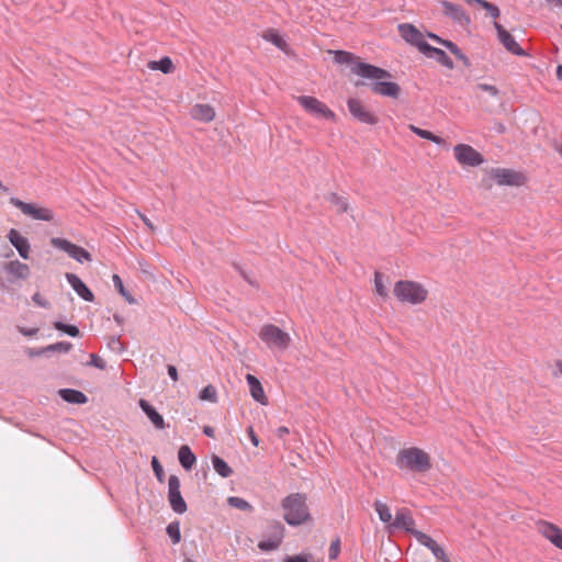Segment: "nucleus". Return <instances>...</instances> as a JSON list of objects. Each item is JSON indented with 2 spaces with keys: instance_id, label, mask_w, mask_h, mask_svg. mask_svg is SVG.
<instances>
[{
  "instance_id": "nucleus-1",
  "label": "nucleus",
  "mask_w": 562,
  "mask_h": 562,
  "mask_svg": "<svg viewBox=\"0 0 562 562\" xmlns=\"http://www.w3.org/2000/svg\"><path fill=\"white\" fill-rule=\"evenodd\" d=\"M351 72L364 79L372 80L371 90L375 94L397 99L401 93V88L396 82L389 81L392 75L374 65L367 63H356Z\"/></svg>"
},
{
  "instance_id": "nucleus-2",
  "label": "nucleus",
  "mask_w": 562,
  "mask_h": 562,
  "mask_svg": "<svg viewBox=\"0 0 562 562\" xmlns=\"http://www.w3.org/2000/svg\"><path fill=\"white\" fill-rule=\"evenodd\" d=\"M283 518L290 526H300L311 519L306 505V496L302 493H293L282 501Z\"/></svg>"
},
{
  "instance_id": "nucleus-3",
  "label": "nucleus",
  "mask_w": 562,
  "mask_h": 562,
  "mask_svg": "<svg viewBox=\"0 0 562 562\" xmlns=\"http://www.w3.org/2000/svg\"><path fill=\"white\" fill-rule=\"evenodd\" d=\"M396 465L401 470L424 473L431 469V460L430 456L423 449L409 447L400 450L396 457Z\"/></svg>"
},
{
  "instance_id": "nucleus-4",
  "label": "nucleus",
  "mask_w": 562,
  "mask_h": 562,
  "mask_svg": "<svg viewBox=\"0 0 562 562\" xmlns=\"http://www.w3.org/2000/svg\"><path fill=\"white\" fill-rule=\"evenodd\" d=\"M394 295L403 303L420 304L427 299L428 291L414 281H398L394 285Z\"/></svg>"
},
{
  "instance_id": "nucleus-5",
  "label": "nucleus",
  "mask_w": 562,
  "mask_h": 562,
  "mask_svg": "<svg viewBox=\"0 0 562 562\" xmlns=\"http://www.w3.org/2000/svg\"><path fill=\"white\" fill-rule=\"evenodd\" d=\"M258 336L269 349L279 351L288 349L292 340L286 331L273 324L263 325Z\"/></svg>"
},
{
  "instance_id": "nucleus-6",
  "label": "nucleus",
  "mask_w": 562,
  "mask_h": 562,
  "mask_svg": "<svg viewBox=\"0 0 562 562\" xmlns=\"http://www.w3.org/2000/svg\"><path fill=\"white\" fill-rule=\"evenodd\" d=\"M10 203L19 209L24 215L33 220L44 222H50L54 220V212L48 207L38 206L34 203H26L14 196L10 199Z\"/></svg>"
},
{
  "instance_id": "nucleus-7",
  "label": "nucleus",
  "mask_w": 562,
  "mask_h": 562,
  "mask_svg": "<svg viewBox=\"0 0 562 562\" xmlns=\"http://www.w3.org/2000/svg\"><path fill=\"white\" fill-rule=\"evenodd\" d=\"M50 244L53 247L66 252L71 259L76 260L79 263L92 261L91 254L87 249L76 244H72L68 239L53 237L50 239Z\"/></svg>"
},
{
  "instance_id": "nucleus-8",
  "label": "nucleus",
  "mask_w": 562,
  "mask_h": 562,
  "mask_svg": "<svg viewBox=\"0 0 562 562\" xmlns=\"http://www.w3.org/2000/svg\"><path fill=\"white\" fill-rule=\"evenodd\" d=\"M296 101L311 115L316 117H324L327 120L335 119V113L315 97L299 95L296 97Z\"/></svg>"
},
{
  "instance_id": "nucleus-9",
  "label": "nucleus",
  "mask_w": 562,
  "mask_h": 562,
  "mask_svg": "<svg viewBox=\"0 0 562 562\" xmlns=\"http://www.w3.org/2000/svg\"><path fill=\"white\" fill-rule=\"evenodd\" d=\"M454 158L460 165L476 167L483 164L482 155L472 146L458 144L453 147Z\"/></svg>"
},
{
  "instance_id": "nucleus-10",
  "label": "nucleus",
  "mask_w": 562,
  "mask_h": 562,
  "mask_svg": "<svg viewBox=\"0 0 562 562\" xmlns=\"http://www.w3.org/2000/svg\"><path fill=\"white\" fill-rule=\"evenodd\" d=\"M168 501L172 510L177 514L187 512V503L180 492V480L177 475H170L168 479Z\"/></svg>"
},
{
  "instance_id": "nucleus-11",
  "label": "nucleus",
  "mask_w": 562,
  "mask_h": 562,
  "mask_svg": "<svg viewBox=\"0 0 562 562\" xmlns=\"http://www.w3.org/2000/svg\"><path fill=\"white\" fill-rule=\"evenodd\" d=\"M491 176L498 186H522L525 183V176L518 171L507 168L492 169Z\"/></svg>"
},
{
  "instance_id": "nucleus-12",
  "label": "nucleus",
  "mask_w": 562,
  "mask_h": 562,
  "mask_svg": "<svg viewBox=\"0 0 562 562\" xmlns=\"http://www.w3.org/2000/svg\"><path fill=\"white\" fill-rule=\"evenodd\" d=\"M347 106L352 117L357 121L368 125L376 124L378 119L367 110L360 100L351 98L347 101Z\"/></svg>"
},
{
  "instance_id": "nucleus-13",
  "label": "nucleus",
  "mask_w": 562,
  "mask_h": 562,
  "mask_svg": "<svg viewBox=\"0 0 562 562\" xmlns=\"http://www.w3.org/2000/svg\"><path fill=\"white\" fill-rule=\"evenodd\" d=\"M398 31L401 36L409 44L416 46L420 53L424 52V45H428L424 35L412 24H400Z\"/></svg>"
},
{
  "instance_id": "nucleus-14",
  "label": "nucleus",
  "mask_w": 562,
  "mask_h": 562,
  "mask_svg": "<svg viewBox=\"0 0 562 562\" xmlns=\"http://www.w3.org/2000/svg\"><path fill=\"white\" fill-rule=\"evenodd\" d=\"M494 27L497 32L499 42L508 52L517 56L525 55V50L519 46L514 36L503 27L502 24L495 21Z\"/></svg>"
},
{
  "instance_id": "nucleus-15",
  "label": "nucleus",
  "mask_w": 562,
  "mask_h": 562,
  "mask_svg": "<svg viewBox=\"0 0 562 562\" xmlns=\"http://www.w3.org/2000/svg\"><path fill=\"white\" fill-rule=\"evenodd\" d=\"M441 7L445 15L450 18L454 23L461 26H468L470 24V16L465 13L462 7L449 1H441Z\"/></svg>"
},
{
  "instance_id": "nucleus-16",
  "label": "nucleus",
  "mask_w": 562,
  "mask_h": 562,
  "mask_svg": "<svg viewBox=\"0 0 562 562\" xmlns=\"http://www.w3.org/2000/svg\"><path fill=\"white\" fill-rule=\"evenodd\" d=\"M414 537L416 538L418 543L426 547L436 559L440 560L441 562H450L446 555L443 548L439 546L430 536L422 531H415Z\"/></svg>"
},
{
  "instance_id": "nucleus-17",
  "label": "nucleus",
  "mask_w": 562,
  "mask_h": 562,
  "mask_svg": "<svg viewBox=\"0 0 562 562\" xmlns=\"http://www.w3.org/2000/svg\"><path fill=\"white\" fill-rule=\"evenodd\" d=\"M537 526L540 535L548 539L553 546L562 550L561 528L548 521H539Z\"/></svg>"
},
{
  "instance_id": "nucleus-18",
  "label": "nucleus",
  "mask_w": 562,
  "mask_h": 562,
  "mask_svg": "<svg viewBox=\"0 0 562 562\" xmlns=\"http://www.w3.org/2000/svg\"><path fill=\"white\" fill-rule=\"evenodd\" d=\"M414 526L415 520L412 517L411 513L407 509L403 508L396 512L395 518L393 522H391V525L387 526V529H404L414 535V532L416 531L414 529Z\"/></svg>"
},
{
  "instance_id": "nucleus-19",
  "label": "nucleus",
  "mask_w": 562,
  "mask_h": 562,
  "mask_svg": "<svg viewBox=\"0 0 562 562\" xmlns=\"http://www.w3.org/2000/svg\"><path fill=\"white\" fill-rule=\"evenodd\" d=\"M4 271L10 277V281L26 280L31 276L30 267L19 260L9 261Z\"/></svg>"
},
{
  "instance_id": "nucleus-20",
  "label": "nucleus",
  "mask_w": 562,
  "mask_h": 562,
  "mask_svg": "<svg viewBox=\"0 0 562 562\" xmlns=\"http://www.w3.org/2000/svg\"><path fill=\"white\" fill-rule=\"evenodd\" d=\"M8 239L23 259L30 258L31 245L26 237L22 236L16 229L11 228Z\"/></svg>"
},
{
  "instance_id": "nucleus-21",
  "label": "nucleus",
  "mask_w": 562,
  "mask_h": 562,
  "mask_svg": "<svg viewBox=\"0 0 562 562\" xmlns=\"http://www.w3.org/2000/svg\"><path fill=\"white\" fill-rule=\"evenodd\" d=\"M66 279L74 291L86 302H92L94 295L83 281L75 273H66Z\"/></svg>"
},
{
  "instance_id": "nucleus-22",
  "label": "nucleus",
  "mask_w": 562,
  "mask_h": 562,
  "mask_svg": "<svg viewBox=\"0 0 562 562\" xmlns=\"http://www.w3.org/2000/svg\"><path fill=\"white\" fill-rule=\"evenodd\" d=\"M138 405L156 429L161 430V429L166 428L164 417L157 412V409L148 401L140 398L138 401Z\"/></svg>"
},
{
  "instance_id": "nucleus-23",
  "label": "nucleus",
  "mask_w": 562,
  "mask_h": 562,
  "mask_svg": "<svg viewBox=\"0 0 562 562\" xmlns=\"http://www.w3.org/2000/svg\"><path fill=\"white\" fill-rule=\"evenodd\" d=\"M423 54L428 58L436 59L440 65L448 69H452L454 67L452 59L440 48L432 47L429 44L424 45Z\"/></svg>"
},
{
  "instance_id": "nucleus-24",
  "label": "nucleus",
  "mask_w": 562,
  "mask_h": 562,
  "mask_svg": "<svg viewBox=\"0 0 562 562\" xmlns=\"http://www.w3.org/2000/svg\"><path fill=\"white\" fill-rule=\"evenodd\" d=\"M246 381L248 383L251 397L261 405H267L268 398L260 381L252 374H247Z\"/></svg>"
},
{
  "instance_id": "nucleus-25",
  "label": "nucleus",
  "mask_w": 562,
  "mask_h": 562,
  "mask_svg": "<svg viewBox=\"0 0 562 562\" xmlns=\"http://www.w3.org/2000/svg\"><path fill=\"white\" fill-rule=\"evenodd\" d=\"M192 119L201 122H211L215 117V110L210 104L199 103L191 110Z\"/></svg>"
},
{
  "instance_id": "nucleus-26",
  "label": "nucleus",
  "mask_w": 562,
  "mask_h": 562,
  "mask_svg": "<svg viewBox=\"0 0 562 562\" xmlns=\"http://www.w3.org/2000/svg\"><path fill=\"white\" fill-rule=\"evenodd\" d=\"M58 394L65 402L71 404H86L88 402L86 394L78 390L60 389Z\"/></svg>"
},
{
  "instance_id": "nucleus-27",
  "label": "nucleus",
  "mask_w": 562,
  "mask_h": 562,
  "mask_svg": "<svg viewBox=\"0 0 562 562\" xmlns=\"http://www.w3.org/2000/svg\"><path fill=\"white\" fill-rule=\"evenodd\" d=\"M178 459L183 469L190 470L195 463V456L189 446H181L178 451Z\"/></svg>"
},
{
  "instance_id": "nucleus-28",
  "label": "nucleus",
  "mask_w": 562,
  "mask_h": 562,
  "mask_svg": "<svg viewBox=\"0 0 562 562\" xmlns=\"http://www.w3.org/2000/svg\"><path fill=\"white\" fill-rule=\"evenodd\" d=\"M212 465L215 472L222 477H229L233 474L232 468L227 464V462L220 458L218 456L212 457Z\"/></svg>"
},
{
  "instance_id": "nucleus-29",
  "label": "nucleus",
  "mask_w": 562,
  "mask_h": 562,
  "mask_svg": "<svg viewBox=\"0 0 562 562\" xmlns=\"http://www.w3.org/2000/svg\"><path fill=\"white\" fill-rule=\"evenodd\" d=\"M148 68L150 70H160L162 74H170L173 69V64H172L171 58L166 56L159 60L149 61Z\"/></svg>"
},
{
  "instance_id": "nucleus-30",
  "label": "nucleus",
  "mask_w": 562,
  "mask_h": 562,
  "mask_svg": "<svg viewBox=\"0 0 562 562\" xmlns=\"http://www.w3.org/2000/svg\"><path fill=\"white\" fill-rule=\"evenodd\" d=\"M374 509L382 522L389 524V525H391V522H393L391 509L385 503H383L381 501H375Z\"/></svg>"
},
{
  "instance_id": "nucleus-31",
  "label": "nucleus",
  "mask_w": 562,
  "mask_h": 562,
  "mask_svg": "<svg viewBox=\"0 0 562 562\" xmlns=\"http://www.w3.org/2000/svg\"><path fill=\"white\" fill-rule=\"evenodd\" d=\"M474 90L476 92V97L477 98H481L482 97L479 94V92H485L490 98L492 99H495V100H499V90L496 86L494 85H490V83H477L475 87H474Z\"/></svg>"
},
{
  "instance_id": "nucleus-32",
  "label": "nucleus",
  "mask_w": 562,
  "mask_h": 562,
  "mask_svg": "<svg viewBox=\"0 0 562 562\" xmlns=\"http://www.w3.org/2000/svg\"><path fill=\"white\" fill-rule=\"evenodd\" d=\"M263 38L282 50H284L286 47V42L276 30L270 29L266 31L263 34Z\"/></svg>"
},
{
  "instance_id": "nucleus-33",
  "label": "nucleus",
  "mask_w": 562,
  "mask_h": 562,
  "mask_svg": "<svg viewBox=\"0 0 562 562\" xmlns=\"http://www.w3.org/2000/svg\"><path fill=\"white\" fill-rule=\"evenodd\" d=\"M328 201L336 209L337 213H345L349 210V203L347 199L336 193H330Z\"/></svg>"
},
{
  "instance_id": "nucleus-34",
  "label": "nucleus",
  "mask_w": 562,
  "mask_h": 562,
  "mask_svg": "<svg viewBox=\"0 0 562 562\" xmlns=\"http://www.w3.org/2000/svg\"><path fill=\"white\" fill-rule=\"evenodd\" d=\"M330 53L334 55L335 63H337L339 65L351 64V67H352L356 64L355 56L349 52L331 50ZM357 63H360V61L357 60Z\"/></svg>"
},
{
  "instance_id": "nucleus-35",
  "label": "nucleus",
  "mask_w": 562,
  "mask_h": 562,
  "mask_svg": "<svg viewBox=\"0 0 562 562\" xmlns=\"http://www.w3.org/2000/svg\"><path fill=\"white\" fill-rule=\"evenodd\" d=\"M409 130L416 134L417 136L424 138V139H428L437 145H441L442 144V138H440L439 136L432 134L431 132L429 131H426V130H422L415 125H409Z\"/></svg>"
},
{
  "instance_id": "nucleus-36",
  "label": "nucleus",
  "mask_w": 562,
  "mask_h": 562,
  "mask_svg": "<svg viewBox=\"0 0 562 562\" xmlns=\"http://www.w3.org/2000/svg\"><path fill=\"white\" fill-rule=\"evenodd\" d=\"M112 281L115 286V289L119 291V293L126 300L128 304H135L136 300L131 295L130 292H127L124 288V284L122 282V279L119 274L112 276Z\"/></svg>"
},
{
  "instance_id": "nucleus-37",
  "label": "nucleus",
  "mask_w": 562,
  "mask_h": 562,
  "mask_svg": "<svg viewBox=\"0 0 562 562\" xmlns=\"http://www.w3.org/2000/svg\"><path fill=\"white\" fill-rule=\"evenodd\" d=\"M227 503L229 506L244 510V512H251L254 508L246 499L238 497V496H231L227 498Z\"/></svg>"
},
{
  "instance_id": "nucleus-38",
  "label": "nucleus",
  "mask_w": 562,
  "mask_h": 562,
  "mask_svg": "<svg viewBox=\"0 0 562 562\" xmlns=\"http://www.w3.org/2000/svg\"><path fill=\"white\" fill-rule=\"evenodd\" d=\"M72 348V344L68 341H59L56 344L48 345L43 348V351L47 352H63L68 353Z\"/></svg>"
},
{
  "instance_id": "nucleus-39",
  "label": "nucleus",
  "mask_w": 562,
  "mask_h": 562,
  "mask_svg": "<svg viewBox=\"0 0 562 562\" xmlns=\"http://www.w3.org/2000/svg\"><path fill=\"white\" fill-rule=\"evenodd\" d=\"M199 398L201 401H207V402H211V403H216L217 402V392H216V389L209 384L206 385L205 387H203L199 394Z\"/></svg>"
},
{
  "instance_id": "nucleus-40",
  "label": "nucleus",
  "mask_w": 562,
  "mask_h": 562,
  "mask_svg": "<svg viewBox=\"0 0 562 562\" xmlns=\"http://www.w3.org/2000/svg\"><path fill=\"white\" fill-rule=\"evenodd\" d=\"M167 535L170 537L173 544H177L181 540L180 525L178 521L170 522L166 528Z\"/></svg>"
},
{
  "instance_id": "nucleus-41",
  "label": "nucleus",
  "mask_w": 562,
  "mask_h": 562,
  "mask_svg": "<svg viewBox=\"0 0 562 562\" xmlns=\"http://www.w3.org/2000/svg\"><path fill=\"white\" fill-rule=\"evenodd\" d=\"M54 327L57 329V330H60V331H64L66 334H68L69 336L71 337H77L79 335V328L75 325H67L63 322H55L54 323Z\"/></svg>"
},
{
  "instance_id": "nucleus-42",
  "label": "nucleus",
  "mask_w": 562,
  "mask_h": 562,
  "mask_svg": "<svg viewBox=\"0 0 562 562\" xmlns=\"http://www.w3.org/2000/svg\"><path fill=\"white\" fill-rule=\"evenodd\" d=\"M441 45H443L447 49L450 50L451 54H453L458 59L460 60H467L465 55L462 53V50L458 47L457 44H454L451 41L443 40L441 42Z\"/></svg>"
},
{
  "instance_id": "nucleus-43",
  "label": "nucleus",
  "mask_w": 562,
  "mask_h": 562,
  "mask_svg": "<svg viewBox=\"0 0 562 562\" xmlns=\"http://www.w3.org/2000/svg\"><path fill=\"white\" fill-rule=\"evenodd\" d=\"M280 543H281L280 539H268V540L259 541L258 548L261 551H273L279 548Z\"/></svg>"
},
{
  "instance_id": "nucleus-44",
  "label": "nucleus",
  "mask_w": 562,
  "mask_h": 562,
  "mask_svg": "<svg viewBox=\"0 0 562 562\" xmlns=\"http://www.w3.org/2000/svg\"><path fill=\"white\" fill-rule=\"evenodd\" d=\"M374 289L375 293L380 296L386 295V289L383 284V277L380 272H375L374 274Z\"/></svg>"
},
{
  "instance_id": "nucleus-45",
  "label": "nucleus",
  "mask_w": 562,
  "mask_h": 562,
  "mask_svg": "<svg viewBox=\"0 0 562 562\" xmlns=\"http://www.w3.org/2000/svg\"><path fill=\"white\" fill-rule=\"evenodd\" d=\"M340 552V539L336 538L331 541L329 547V559L336 560Z\"/></svg>"
},
{
  "instance_id": "nucleus-46",
  "label": "nucleus",
  "mask_w": 562,
  "mask_h": 562,
  "mask_svg": "<svg viewBox=\"0 0 562 562\" xmlns=\"http://www.w3.org/2000/svg\"><path fill=\"white\" fill-rule=\"evenodd\" d=\"M151 467H153V471H154L155 475L157 476V479L159 481H161L162 476H164V469H162L159 460L157 459V457L151 458Z\"/></svg>"
},
{
  "instance_id": "nucleus-47",
  "label": "nucleus",
  "mask_w": 562,
  "mask_h": 562,
  "mask_svg": "<svg viewBox=\"0 0 562 562\" xmlns=\"http://www.w3.org/2000/svg\"><path fill=\"white\" fill-rule=\"evenodd\" d=\"M89 366L95 367L101 370L105 369V367H106L105 361L94 353L90 355Z\"/></svg>"
},
{
  "instance_id": "nucleus-48",
  "label": "nucleus",
  "mask_w": 562,
  "mask_h": 562,
  "mask_svg": "<svg viewBox=\"0 0 562 562\" xmlns=\"http://www.w3.org/2000/svg\"><path fill=\"white\" fill-rule=\"evenodd\" d=\"M109 347L112 350L117 351V352H122L124 350V347H123L122 342L120 341L119 337H111V339L109 341Z\"/></svg>"
},
{
  "instance_id": "nucleus-49",
  "label": "nucleus",
  "mask_w": 562,
  "mask_h": 562,
  "mask_svg": "<svg viewBox=\"0 0 562 562\" xmlns=\"http://www.w3.org/2000/svg\"><path fill=\"white\" fill-rule=\"evenodd\" d=\"M32 300L40 307H44V308L49 307L48 301H46L38 292L33 294Z\"/></svg>"
},
{
  "instance_id": "nucleus-50",
  "label": "nucleus",
  "mask_w": 562,
  "mask_h": 562,
  "mask_svg": "<svg viewBox=\"0 0 562 562\" xmlns=\"http://www.w3.org/2000/svg\"><path fill=\"white\" fill-rule=\"evenodd\" d=\"M18 330L20 334H22L23 336H27V337H33L38 333V328H35V327L26 328V327L18 326Z\"/></svg>"
},
{
  "instance_id": "nucleus-51",
  "label": "nucleus",
  "mask_w": 562,
  "mask_h": 562,
  "mask_svg": "<svg viewBox=\"0 0 562 562\" xmlns=\"http://www.w3.org/2000/svg\"><path fill=\"white\" fill-rule=\"evenodd\" d=\"M485 10H486V11L490 13V15H491L492 18H494V19L498 18V16H499V14H501V11H499L498 7H497V5H495V4H493V3H491V2H490L488 4H486V9H485Z\"/></svg>"
},
{
  "instance_id": "nucleus-52",
  "label": "nucleus",
  "mask_w": 562,
  "mask_h": 562,
  "mask_svg": "<svg viewBox=\"0 0 562 562\" xmlns=\"http://www.w3.org/2000/svg\"><path fill=\"white\" fill-rule=\"evenodd\" d=\"M284 562H308L307 557L303 554H296L292 557H286Z\"/></svg>"
},
{
  "instance_id": "nucleus-53",
  "label": "nucleus",
  "mask_w": 562,
  "mask_h": 562,
  "mask_svg": "<svg viewBox=\"0 0 562 562\" xmlns=\"http://www.w3.org/2000/svg\"><path fill=\"white\" fill-rule=\"evenodd\" d=\"M247 434H248V436H249V438H250L251 443H252L255 447H258V446H259V439H258V437L256 436V434H255V431H254L252 426H249V427L247 428Z\"/></svg>"
},
{
  "instance_id": "nucleus-54",
  "label": "nucleus",
  "mask_w": 562,
  "mask_h": 562,
  "mask_svg": "<svg viewBox=\"0 0 562 562\" xmlns=\"http://www.w3.org/2000/svg\"><path fill=\"white\" fill-rule=\"evenodd\" d=\"M137 214L138 216L140 217V220L144 222V224L151 231V232H155L156 231V227L155 225L151 223V221L145 216L144 214H142L139 211H137Z\"/></svg>"
},
{
  "instance_id": "nucleus-55",
  "label": "nucleus",
  "mask_w": 562,
  "mask_h": 562,
  "mask_svg": "<svg viewBox=\"0 0 562 562\" xmlns=\"http://www.w3.org/2000/svg\"><path fill=\"white\" fill-rule=\"evenodd\" d=\"M168 375L176 382L178 381V371L175 366L169 364L167 368Z\"/></svg>"
},
{
  "instance_id": "nucleus-56",
  "label": "nucleus",
  "mask_w": 562,
  "mask_h": 562,
  "mask_svg": "<svg viewBox=\"0 0 562 562\" xmlns=\"http://www.w3.org/2000/svg\"><path fill=\"white\" fill-rule=\"evenodd\" d=\"M468 4H479L480 7H482L483 9H486V4H488L490 2H487L486 0H464Z\"/></svg>"
},
{
  "instance_id": "nucleus-57",
  "label": "nucleus",
  "mask_w": 562,
  "mask_h": 562,
  "mask_svg": "<svg viewBox=\"0 0 562 562\" xmlns=\"http://www.w3.org/2000/svg\"><path fill=\"white\" fill-rule=\"evenodd\" d=\"M203 434L207 437H211V438H214L215 436V431H214V428L211 427V426H204L203 427Z\"/></svg>"
},
{
  "instance_id": "nucleus-58",
  "label": "nucleus",
  "mask_w": 562,
  "mask_h": 562,
  "mask_svg": "<svg viewBox=\"0 0 562 562\" xmlns=\"http://www.w3.org/2000/svg\"><path fill=\"white\" fill-rule=\"evenodd\" d=\"M289 434V429L285 426H281L277 429V435L280 438H283L285 435Z\"/></svg>"
},
{
  "instance_id": "nucleus-59",
  "label": "nucleus",
  "mask_w": 562,
  "mask_h": 562,
  "mask_svg": "<svg viewBox=\"0 0 562 562\" xmlns=\"http://www.w3.org/2000/svg\"><path fill=\"white\" fill-rule=\"evenodd\" d=\"M46 352L47 351H43V348L40 349V350L29 349V351H27L29 356H31V357L42 356V355H44Z\"/></svg>"
},
{
  "instance_id": "nucleus-60",
  "label": "nucleus",
  "mask_w": 562,
  "mask_h": 562,
  "mask_svg": "<svg viewBox=\"0 0 562 562\" xmlns=\"http://www.w3.org/2000/svg\"><path fill=\"white\" fill-rule=\"evenodd\" d=\"M428 37L432 38L434 41H436L439 44H441V42L443 41L441 37H439L438 35H436L434 33H429Z\"/></svg>"
},
{
  "instance_id": "nucleus-61",
  "label": "nucleus",
  "mask_w": 562,
  "mask_h": 562,
  "mask_svg": "<svg viewBox=\"0 0 562 562\" xmlns=\"http://www.w3.org/2000/svg\"><path fill=\"white\" fill-rule=\"evenodd\" d=\"M113 319L119 324V325H122L123 324V317L119 314H114L113 315Z\"/></svg>"
},
{
  "instance_id": "nucleus-62",
  "label": "nucleus",
  "mask_w": 562,
  "mask_h": 562,
  "mask_svg": "<svg viewBox=\"0 0 562 562\" xmlns=\"http://www.w3.org/2000/svg\"><path fill=\"white\" fill-rule=\"evenodd\" d=\"M557 77L559 80H562V65L557 67Z\"/></svg>"
},
{
  "instance_id": "nucleus-63",
  "label": "nucleus",
  "mask_w": 562,
  "mask_h": 562,
  "mask_svg": "<svg viewBox=\"0 0 562 562\" xmlns=\"http://www.w3.org/2000/svg\"><path fill=\"white\" fill-rule=\"evenodd\" d=\"M555 367H557L559 373L562 375V360H558L555 362Z\"/></svg>"
},
{
  "instance_id": "nucleus-64",
  "label": "nucleus",
  "mask_w": 562,
  "mask_h": 562,
  "mask_svg": "<svg viewBox=\"0 0 562 562\" xmlns=\"http://www.w3.org/2000/svg\"><path fill=\"white\" fill-rule=\"evenodd\" d=\"M555 150L559 153V155L562 157V144L558 145L555 147Z\"/></svg>"
}]
</instances>
